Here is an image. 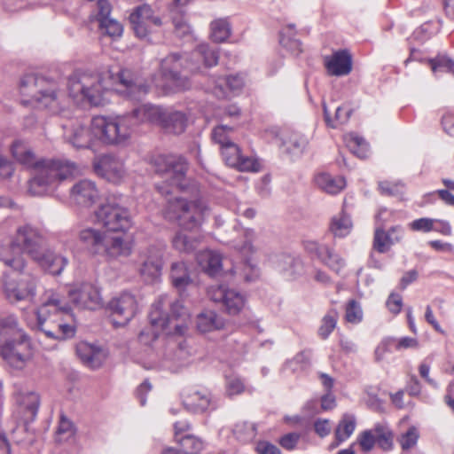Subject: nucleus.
I'll return each instance as SVG.
<instances>
[{
	"label": "nucleus",
	"instance_id": "1",
	"mask_svg": "<svg viewBox=\"0 0 454 454\" xmlns=\"http://www.w3.org/2000/svg\"><path fill=\"white\" fill-rule=\"evenodd\" d=\"M152 330H143L139 333V340L148 345L154 341L160 332L173 327L178 334H184L187 329L189 313L182 301H169L167 295L160 296L153 305L149 313Z\"/></svg>",
	"mask_w": 454,
	"mask_h": 454
},
{
	"label": "nucleus",
	"instance_id": "2",
	"mask_svg": "<svg viewBox=\"0 0 454 454\" xmlns=\"http://www.w3.org/2000/svg\"><path fill=\"white\" fill-rule=\"evenodd\" d=\"M0 348L3 358L17 369L32 356L30 341L13 314L0 317Z\"/></svg>",
	"mask_w": 454,
	"mask_h": 454
},
{
	"label": "nucleus",
	"instance_id": "3",
	"mask_svg": "<svg viewBox=\"0 0 454 454\" xmlns=\"http://www.w3.org/2000/svg\"><path fill=\"white\" fill-rule=\"evenodd\" d=\"M70 311V306L58 294L51 293L36 311L37 327L46 336L55 340L72 338L75 328L65 323L63 318Z\"/></svg>",
	"mask_w": 454,
	"mask_h": 454
},
{
	"label": "nucleus",
	"instance_id": "4",
	"mask_svg": "<svg viewBox=\"0 0 454 454\" xmlns=\"http://www.w3.org/2000/svg\"><path fill=\"white\" fill-rule=\"evenodd\" d=\"M150 164L156 173L167 175L169 177L170 183L163 182L155 185L161 195L167 196L173 193L175 190L184 188L183 181L188 170V162L184 157L175 154H157L151 158Z\"/></svg>",
	"mask_w": 454,
	"mask_h": 454
},
{
	"label": "nucleus",
	"instance_id": "5",
	"mask_svg": "<svg viewBox=\"0 0 454 454\" xmlns=\"http://www.w3.org/2000/svg\"><path fill=\"white\" fill-rule=\"evenodd\" d=\"M90 132L101 143L110 145H124L131 136L129 116H94L90 121Z\"/></svg>",
	"mask_w": 454,
	"mask_h": 454
},
{
	"label": "nucleus",
	"instance_id": "6",
	"mask_svg": "<svg viewBox=\"0 0 454 454\" xmlns=\"http://www.w3.org/2000/svg\"><path fill=\"white\" fill-rule=\"evenodd\" d=\"M207 207L200 200L175 198L168 201L165 217L176 222L184 231H193L200 226Z\"/></svg>",
	"mask_w": 454,
	"mask_h": 454
},
{
	"label": "nucleus",
	"instance_id": "7",
	"mask_svg": "<svg viewBox=\"0 0 454 454\" xmlns=\"http://www.w3.org/2000/svg\"><path fill=\"white\" fill-rule=\"evenodd\" d=\"M38 278L30 272L15 271L4 274L3 289L5 298L11 302H33L36 296Z\"/></svg>",
	"mask_w": 454,
	"mask_h": 454
},
{
	"label": "nucleus",
	"instance_id": "8",
	"mask_svg": "<svg viewBox=\"0 0 454 454\" xmlns=\"http://www.w3.org/2000/svg\"><path fill=\"white\" fill-rule=\"evenodd\" d=\"M20 90L22 95L49 106L57 100L59 89L51 79L27 74L20 80Z\"/></svg>",
	"mask_w": 454,
	"mask_h": 454
},
{
	"label": "nucleus",
	"instance_id": "9",
	"mask_svg": "<svg viewBox=\"0 0 454 454\" xmlns=\"http://www.w3.org/2000/svg\"><path fill=\"white\" fill-rule=\"evenodd\" d=\"M95 217L98 223L113 232H125L132 226V219L129 210L114 201H108L101 205L95 211Z\"/></svg>",
	"mask_w": 454,
	"mask_h": 454
},
{
	"label": "nucleus",
	"instance_id": "10",
	"mask_svg": "<svg viewBox=\"0 0 454 454\" xmlns=\"http://www.w3.org/2000/svg\"><path fill=\"white\" fill-rule=\"evenodd\" d=\"M116 90L132 101H140L149 92L150 87L139 71L133 68H121L114 77Z\"/></svg>",
	"mask_w": 454,
	"mask_h": 454
},
{
	"label": "nucleus",
	"instance_id": "11",
	"mask_svg": "<svg viewBox=\"0 0 454 454\" xmlns=\"http://www.w3.org/2000/svg\"><path fill=\"white\" fill-rule=\"evenodd\" d=\"M33 167L38 176L50 186L62 180L74 178L80 173L77 166L68 160H41L36 161Z\"/></svg>",
	"mask_w": 454,
	"mask_h": 454
},
{
	"label": "nucleus",
	"instance_id": "12",
	"mask_svg": "<svg viewBox=\"0 0 454 454\" xmlns=\"http://www.w3.org/2000/svg\"><path fill=\"white\" fill-rule=\"evenodd\" d=\"M184 62L186 59L178 53H171L160 61L162 77L176 90H185L191 87L189 78L183 74Z\"/></svg>",
	"mask_w": 454,
	"mask_h": 454
},
{
	"label": "nucleus",
	"instance_id": "13",
	"mask_svg": "<svg viewBox=\"0 0 454 454\" xmlns=\"http://www.w3.org/2000/svg\"><path fill=\"white\" fill-rule=\"evenodd\" d=\"M129 21L136 35L141 39L149 40V36L162 26L161 19L155 16L151 6L147 4L137 7L130 13Z\"/></svg>",
	"mask_w": 454,
	"mask_h": 454
},
{
	"label": "nucleus",
	"instance_id": "14",
	"mask_svg": "<svg viewBox=\"0 0 454 454\" xmlns=\"http://www.w3.org/2000/svg\"><path fill=\"white\" fill-rule=\"evenodd\" d=\"M105 235L93 229H87V242L90 241L94 247L95 254L105 253L110 258L118 256H128L131 254V247L128 242L120 238H113L106 242Z\"/></svg>",
	"mask_w": 454,
	"mask_h": 454
},
{
	"label": "nucleus",
	"instance_id": "15",
	"mask_svg": "<svg viewBox=\"0 0 454 454\" xmlns=\"http://www.w3.org/2000/svg\"><path fill=\"white\" fill-rule=\"evenodd\" d=\"M208 298L222 305L225 312L231 316L238 315L245 307V296L233 289L223 286H211L207 288Z\"/></svg>",
	"mask_w": 454,
	"mask_h": 454
},
{
	"label": "nucleus",
	"instance_id": "16",
	"mask_svg": "<svg viewBox=\"0 0 454 454\" xmlns=\"http://www.w3.org/2000/svg\"><path fill=\"white\" fill-rule=\"evenodd\" d=\"M12 244L34 259L43 251L44 238L36 228L26 224L17 229Z\"/></svg>",
	"mask_w": 454,
	"mask_h": 454
},
{
	"label": "nucleus",
	"instance_id": "17",
	"mask_svg": "<svg viewBox=\"0 0 454 454\" xmlns=\"http://www.w3.org/2000/svg\"><path fill=\"white\" fill-rule=\"evenodd\" d=\"M94 172L112 183L120 182L125 174L122 160L114 154H101L93 160Z\"/></svg>",
	"mask_w": 454,
	"mask_h": 454
},
{
	"label": "nucleus",
	"instance_id": "18",
	"mask_svg": "<svg viewBox=\"0 0 454 454\" xmlns=\"http://www.w3.org/2000/svg\"><path fill=\"white\" fill-rule=\"evenodd\" d=\"M139 273L144 280L152 283L157 280L163 265L162 252L155 247H150L139 255Z\"/></svg>",
	"mask_w": 454,
	"mask_h": 454
},
{
	"label": "nucleus",
	"instance_id": "19",
	"mask_svg": "<svg viewBox=\"0 0 454 454\" xmlns=\"http://www.w3.org/2000/svg\"><path fill=\"white\" fill-rule=\"evenodd\" d=\"M108 309L114 316L121 319L118 324L124 325L137 314L138 303L135 295L128 292H123L120 296L114 298L108 303Z\"/></svg>",
	"mask_w": 454,
	"mask_h": 454
},
{
	"label": "nucleus",
	"instance_id": "20",
	"mask_svg": "<svg viewBox=\"0 0 454 454\" xmlns=\"http://www.w3.org/2000/svg\"><path fill=\"white\" fill-rule=\"evenodd\" d=\"M111 12L112 5H109V10L105 12L99 10L91 11L89 19L90 22H98V27L102 35L117 40L122 35L123 27L118 20L110 18Z\"/></svg>",
	"mask_w": 454,
	"mask_h": 454
},
{
	"label": "nucleus",
	"instance_id": "21",
	"mask_svg": "<svg viewBox=\"0 0 454 454\" xmlns=\"http://www.w3.org/2000/svg\"><path fill=\"white\" fill-rule=\"evenodd\" d=\"M165 110L158 106L145 104L133 109L129 114H125V116H129L130 120L132 131L133 127L141 122H149L160 127Z\"/></svg>",
	"mask_w": 454,
	"mask_h": 454
},
{
	"label": "nucleus",
	"instance_id": "22",
	"mask_svg": "<svg viewBox=\"0 0 454 454\" xmlns=\"http://www.w3.org/2000/svg\"><path fill=\"white\" fill-rule=\"evenodd\" d=\"M327 73L333 76H345L352 71V57L347 50H340L325 58Z\"/></svg>",
	"mask_w": 454,
	"mask_h": 454
},
{
	"label": "nucleus",
	"instance_id": "23",
	"mask_svg": "<svg viewBox=\"0 0 454 454\" xmlns=\"http://www.w3.org/2000/svg\"><path fill=\"white\" fill-rule=\"evenodd\" d=\"M104 78L102 73L96 74H87V104L92 106H105L107 102L106 94L107 90L103 84Z\"/></svg>",
	"mask_w": 454,
	"mask_h": 454
},
{
	"label": "nucleus",
	"instance_id": "24",
	"mask_svg": "<svg viewBox=\"0 0 454 454\" xmlns=\"http://www.w3.org/2000/svg\"><path fill=\"white\" fill-rule=\"evenodd\" d=\"M188 118L184 112L165 110L160 128L168 134L180 135L184 132Z\"/></svg>",
	"mask_w": 454,
	"mask_h": 454
},
{
	"label": "nucleus",
	"instance_id": "25",
	"mask_svg": "<svg viewBox=\"0 0 454 454\" xmlns=\"http://www.w3.org/2000/svg\"><path fill=\"white\" fill-rule=\"evenodd\" d=\"M33 260H35L43 270L54 276L59 275L67 264V260L65 257L58 255L50 250L44 249H43V251L39 253L38 256L35 257Z\"/></svg>",
	"mask_w": 454,
	"mask_h": 454
},
{
	"label": "nucleus",
	"instance_id": "26",
	"mask_svg": "<svg viewBox=\"0 0 454 454\" xmlns=\"http://www.w3.org/2000/svg\"><path fill=\"white\" fill-rule=\"evenodd\" d=\"M183 403L188 411L195 413L204 412L210 408L215 409L211 395L207 391L191 392L184 396Z\"/></svg>",
	"mask_w": 454,
	"mask_h": 454
},
{
	"label": "nucleus",
	"instance_id": "27",
	"mask_svg": "<svg viewBox=\"0 0 454 454\" xmlns=\"http://www.w3.org/2000/svg\"><path fill=\"white\" fill-rule=\"evenodd\" d=\"M16 402L20 407V412L23 413L26 421H33L37 414L40 397L35 392H21L16 397Z\"/></svg>",
	"mask_w": 454,
	"mask_h": 454
},
{
	"label": "nucleus",
	"instance_id": "28",
	"mask_svg": "<svg viewBox=\"0 0 454 454\" xmlns=\"http://www.w3.org/2000/svg\"><path fill=\"white\" fill-rule=\"evenodd\" d=\"M196 260L201 270L209 276L217 275L222 269V256L215 251H200L196 254Z\"/></svg>",
	"mask_w": 454,
	"mask_h": 454
},
{
	"label": "nucleus",
	"instance_id": "29",
	"mask_svg": "<svg viewBox=\"0 0 454 454\" xmlns=\"http://www.w3.org/2000/svg\"><path fill=\"white\" fill-rule=\"evenodd\" d=\"M0 261L14 271H21L26 266V262L20 255V250L13 246L12 241L8 245L0 246Z\"/></svg>",
	"mask_w": 454,
	"mask_h": 454
},
{
	"label": "nucleus",
	"instance_id": "30",
	"mask_svg": "<svg viewBox=\"0 0 454 454\" xmlns=\"http://www.w3.org/2000/svg\"><path fill=\"white\" fill-rule=\"evenodd\" d=\"M215 82V85L213 92L217 98H221L227 97L226 91L223 87V82L226 84L231 92L239 94L245 86V77L241 74H230L224 79L219 78Z\"/></svg>",
	"mask_w": 454,
	"mask_h": 454
},
{
	"label": "nucleus",
	"instance_id": "31",
	"mask_svg": "<svg viewBox=\"0 0 454 454\" xmlns=\"http://www.w3.org/2000/svg\"><path fill=\"white\" fill-rule=\"evenodd\" d=\"M316 185L329 194L339 193L345 186L346 181L342 176H333L328 173H319L315 176Z\"/></svg>",
	"mask_w": 454,
	"mask_h": 454
},
{
	"label": "nucleus",
	"instance_id": "32",
	"mask_svg": "<svg viewBox=\"0 0 454 454\" xmlns=\"http://www.w3.org/2000/svg\"><path fill=\"white\" fill-rule=\"evenodd\" d=\"M196 325L200 332L208 333L222 329L224 325V320L215 311L207 310L198 315Z\"/></svg>",
	"mask_w": 454,
	"mask_h": 454
},
{
	"label": "nucleus",
	"instance_id": "33",
	"mask_svg": "<svg viewBox=\"0 0 454 454\" xmlns=\"http://www.w3.org/2000/svg\"><path fill=\"white\" fill-rule=\"evenodd\" d=\"M11 152L18 162L27 167H33L36 162L34 153L25 141L15 140L11 146Z\"/></svg>",
	"mask_w": 454,
	"mask_h": 454
},
{
	"label": "nucleus",
	"instance_id": "34",
	"mask_svg": "<svg viewBox=\"0 0 454 454\" xmlns=\"http://www.w3.org/2000/svg\"><path fill=\"white\" fill-rule=\"evenodd\" d=\"M279 269L290 276L299 275L303 270V262L301 257L293 254H281L277 260Z\"/></svg>",
	"mask_w": 454,
	"mask_h": 454
},
{
	"label": "nucleus",
	"instance_id": "35",
	"mask_svg": "<svg viewBox=\"0 0 454 454\" xmlns=\"http://www.w3.org/2000/svg\"><path fill=\"white\" fill-rule=\"evenodd\" d=\"M83 73L75 71L68 78L67 89L69 96L77 105H82L85 102V85L82 82Z\"/></svg>",
	"mask_w": 454,
	"mask_h": 454
},
{
	"label": "nucleus",
	"instance_id": "36",
	"mask_svg": "<svg viewBox=\"0 0 454 454\" xmlns=\"http://www.w3.org/2000/svg\"><path fill=\"white\" fill-rule=\"evenodd\" d=\"M170 278L173 286L178 290H183L192 283V278L185 262H176L171 264Z\"/></svg>",
	"mask_w": 454,
	"mask_h": 454
},
{
	"label": "nucleus",
	"instance_id": "37",
	"mask_svg": "<svg viewBox=\"0 0 454 454\" xmlns=\"http://www.w3.org/2000/svg\"><path fill=\"white\" fill-rule=\"evenodd\" d=\"M356 429V417L352 414L346 413L339 421L334 435L336 439V445L348 440Z\"/></svg>",
	"mask_w": 454,
	"mask_h": 454
},
{
	"label": "nucleus",
	"instance_id": "38",
	"mask_svg": "<svg viewBox=\"0 0 454 454\" xmlns=\"http://www.w3.org/2000/svg\"><path fill=\"white\" fill-rule=\"evenodd\" d=\"M199 244V238L188 235L184 233L183 230L177 231L172 239L173 247L181 253H192L198 247Z\"/></svg>",
	"mask_w": 454,
	"mask_h": 454
},
{
	"label": "nucleus",
	"instance_id": "39",
	"mask_svg": "<svg viewBox=\"0 0 454 454\" xmlns=\"http://www.w3.org/2000/svg\"><path fill=\"white\" fill-rule=\"evenodd\" d=\"M352 227L350 216L341 211L332 218L330 231L334 237L343 238L350 233Z\"/></svg>",
	"mask_w": 454,
	"mask_h": 454
},
{
	"label": "nucleus",
	"instance_id": "40",
	"mask_svg": "<svg viewBox=\"0 0 454 454\" xmlns=\"http://www.w3.org/2000/svg\"><path fill=\"white\" fill-rule=\"evenodd\" d=\"M192 59H201L206 67H212L218 64L219 51L217 48L210 47L207 44H200L192 52Z\"/></svg>",
	"mask_w": 454,
	"mask_h": 454
},
{
	"label": "nucleus",
	"instance_id": "41",
	"mask_svg": "<svg viewBox=\"0 0 454 454\" xmlns=\"http://www.w3.org/2000/svg\"><path fill=\"white\" fill-rule=\"evenodd\" d=\"M108 356V350L98 344L87 343V367L98 369L102 366Z\"/></svg>",
	"mask_w": 454,
	"mask_h": 454
},
{
	"label": "nucleus",
	"instance_id": "42",
	"mask_svg": "<svg viewBox=\"0 0 454 454\" xmlns=\"http://www.w3.org/2000/svg\"><path fill=\"white\" fill-rule=\"evenodd\" d=\"M75 434L73 422L63 413L59 415V424L55 432V441L63 443L71 440Z\"/></svg>",
	"mask_w": 454,
	"mask_h": 454
},
{
	"label": "nucleus",
	"instance_id": "43",
	"mask_svg": "<svg viewBox=\"0 0 454 454\" xmlns=\"http://www.w3.org/2000/svg\"><path fill=\"white\" fill-rule=\"evenodd\" d=\"M211 38L214 42L223 43L231 35V25L226 19H219L211 22Z\"/></svg>",
	"mask_w": 454,
	"mask_h": 454
},
{
	"label": "nucleus",
	"instance_id": "44",
	"mask_svg": "<svg viewBox=\"0 0 454 454\" xmlns=\"http://www.w3.org/2000/svg\"><path fill=\"white\" fill-rule=\"evenodd\" d=\"M427 64L434 74L444 72L454 75V60L447 55L439 54L434 58L428 59Z\"/></svg>",
	"mask_w": 454,
	"mask_h": 454
},
{
	"label": "nucleus",
	"instance_id": "45",
	"mask_svg": "<svg viewBox=\"0 0 454 454\" xmlns=\"http://www.w3.org/2000/svg\"><path fill=\"white\" fill-rule=\"evenodd\" d=\"M319 260L337 274H339L345 266L344 259L328 246L324 248V254Z\"/></svg>",
	"mask_w": 454,
	"mask_h": 454
},
{
	"label": "nucleus",
	"instance_id": "46",
	"mask_svg": "<svg viewBox=\"0 0 454 454\" xmlns=\"http://www.w3.org/2000/svg\"><path fill=\"white\" fill-rule=\"evenodd\" d=\"M286 150L294 154L301 153L308 145V139L299 132H291L283 141Z\"/></svg>",
	"mask_w": 454,
	"mask_h": 454
},
{
	"label": "nucleus",
	"instance_id": "47",
	"mask_svg": "<svg viewBox=\"0 0 454 454\" xmlns=\"http://www.w3.org/2000/svg\"><path fill=\"white\" fill-rule=\"evenodd\" d=\"M168 7L175 33L178 36L188 35L190 33V26L186 21L184 8H178L173 11L172 6Z\"/></svg>",
	"mask_w": 454,
	"mask_h": 454
},
{
	"label": "nucleus",
	"instance_id": "48",
	"mask_svg": "<svg viewBox=\"0 0 454 454\" xmlns=\"http://www.w3.org/2000/svg\"><path fill=\"white\" fill-rule=\"evenodd\" d=\"M177 442L184 454H198L204 448V442L193 434H186Z\"/></svg>",
	"mask_w": 454,
	"mask_h": 454
},
{
	"label": "nucleus",
	"instance_id": "49",
	"mask_svg": "<svg viewBox=\"0 0 454 454\" xmlns=\"http://www.w3.org/2000/svg\"><path fill=\"white\" fill-rule=\"evenodd\" d=\"M338 320V312L335 309H330L323 317L318 328V335L322 340H326L335 329Z\"/></svg>",
	"mask_w": 454,
	"mask_h": 454
},
{
	"label": "nucleus",
	"instance_id": "50",
	"mask_svg": "<svg viewBox=\"0 0 454 454\" xmlns=\"http://www.w3.org/2000/svg\"><path fill=\"white\" fill-rule=\"evenodd\" d=\"M232 432L239 441L247 442L255 437L256 427L253 423L242 421L234 426Z\"/></svg>",
	"mask_w": 454,
	"mask_h": 454
},
{
	"label": "nucleus",
	"instance_id": "51",
	"mask_svg": "<svg viewBox=\"0 0 454 454\" xmlns=\"http://www.w3.org/2000/svg\"><path fill=\"white\" fill-rule=\"evenodd\" d=\"M294 25H289L286 28H285L280 33V43L292 51L295 54H299L302 51L301 50V43L299 40L293 39V35H294Z\"/></svg>",
	"mask_w": 454,
	"mask_h": 454
},
{
	"label": "nucleus",
	"instance_id": "52",
	"mask_svg": "<svg viewBox=\"0 0 454 454\" xmlns=\"http://www.w3.org/2000/svg\"><path fill=\"white\" fill-rule=\"evenodd\" d=\"M347 145L357 157L364 159L367 156L369 145L363 137L350 134L347 138Z\"/></svg>",
	"mask_w": 454,
	"mask_h": 454
},
{
	"label": "nucleus",
	"instance_id": "53",
	"mask_svg": "<svg viewBox=\"0 0 454 454\" xmlns=\"http://www.w3.org/2000/svg\"><path fill=\"white\" fill-rule=\"evenodd\" d=\"M231 272L233 275L240 276L247 282H252L258 278V269L247 258L245 259L242 269L238 266H233L231 269Z\"/></svg>",
	"mask_w": 454,
	"mask_h": 454
},
{
	"label": "nucleus",
	"instance_id": "54",
	"mask_svg": "<svg viewBox=\"0 0 454 454\" xmlns=\"http://www.w3.org/2000/svg\"><path fill=\"white\" fill-rule=\"evenodd\" d=\"M324 115L326 123L332 128H337L339 124L347 122L351 114V110L338 106L335 111L334 120H332L325 104L323 105Z\"/></svg>",
	"mask_w": 454,
	"mask_h": 454
},
{
	"label": "nucleus",
	"instance_id": "55",
	"mask_svg": "<svg viewBox=\"0 0 454 454\" xmlns=\"http://www.w3.org/2000/svg\"><path fill=\"white\" fill-rule=\"evenodd\" d=\"M221 151L223 159L228 166L233 168L234 165L238 164L241 155V151L238 145L233 142L228 143L221 146Z\"/></svg>",
	"mask_w": 454,
	"mask_h": 454
},
{
	"label": "nucleus",
	"instance_id": "56",
	"mask_svg": "<svg viewBox=\"0 0 454 454\" xmlns=\"http://www.w3.org/2000/svg\"><path fill=\"white\" fill-rule=\"evenodd\" d=\"M376 445L383 450L393 448V434L388 428L376 426Z\"/></svg>",
	"mask_w": 454,
	"mask_h": 454
},
{
	"label": "nucleus",
	"instance_id": "57",
	"mask_svg": "<svg viewBox=\"0 0 454 454\" xmlns=\"http://www.w3.org/2000/svg\"><path fill=\"white\" fill-rule=\"evenodd\" d=\"M392 244L387 231L383 229H376L373 238V248L379 253L384 254L387 252Z\"/></svg>",
	"mask_w": 454,
	"mask_h": 454
},
{
	"label": "nucleus",
	"instance_id": "58",
	"mask_svg": "<svg viewBox=\"0 0 454 454\" xmlns=\"http://www.w3.org/2000/svg\"><path fill=\"white\" fill-rule=\"evenodd\" d=\"M233 129L227 125H218L212 130V139L215 143L219 144L221 146L232 142L231 139V133Z\"/></svg>",
	"mask_w": 454,
	"mask_h": 454
},
{
	"label": "nucleus",
	"instance_id": "59",
	"mask_svg": "<svg viewBox=\"0 0 454 454\" xmlns=\"http://www.w3.org/2000/svg\"><path fill=\"white\" fill-rule=\"evenodd\" d=\"M345 318L348 323L358 324L363 319V311L356 300H350L346 306Z\"/></svg>",
	"mask_w": 454,
	"mask_h": 454
},
{
	"label": "nucleus",
	"instance_id": "60",
	"mask_svg": "<svg viewBox=\"0 0 454 454\" xmlns=\"http://www.w3.org/2000/svg\"><path fill=\"white\" fill-rule=\"evenodd\" d=\"M357 441L363 451L370 452L376 445V427L372 430L362 432Z\"/></svg>",
	"mask_w": 454,
	"mask_h": 454
},
{
	"label": "nucleus",
	"instance_id": "61",
	"mask_svg": "<svg viewBox=\"0 0 454 454\" xmlns=\"http://www.w3.org/2000/svg\"><path fill=\"white\" fill-rule=\"evenodd\" d=\"M69 201L72 205H82L85 202V182L80 180L70 190Z\"/></svg>",
	"mask_w": 454,
	"mask_h": 454
},
{
	"label": "nucleus",
	"instance_id": "62",
	"mask_svg": "<svg viewBox=\"0 0 454 454\" xmlns=\"http://www.w3.org/2000/svg\"><path fill=\"white\" fill-rule=\"evenodd\" d=\"M45 182L44 179H42V177L38 176L35 172V176L28 182V192L34 196L43 195L50 187Z\"/></svg>",
	"mask_w": 454,
	"mask_h": 454
},
{
	"label": "nucleus",
	"instance_id": "63",
	"mask_svg": "<svg viewBox=\"0 0 454 454\" xmlns=\"http://www.w3.org/2000/svg\"><path fill=\"white\" fill-rule=\"evenodd\" d=\"M45 182L44 179H42V177L38 176L35 172V176L28 182V192L34 196L43 195L50 187Z\"/></svg>",
	"mask_w": 454,
	"mask_h": 454
},
{
	"label": "nucleus",
	"instance_id": "64",
	"mask_svg": "<svg viewBox=\"0 0 454 454\" xmlns=\"http://www.w3.org/2000/svg\"><path fill=\"white\" fill-rule=\"evenodd\" d=\"M233 168H236L240 171L257 172L260 170L261 165L257 160L241 154L238 164L234 165Z\"/></svg>",
	"mask_w": 454,
	"mask_h": 454
}]
</instances>
